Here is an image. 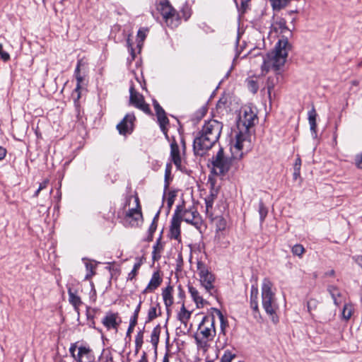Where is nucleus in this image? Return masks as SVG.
Wrapping results in <instances>:
<instances>
[{"instance_id": "1", "label": "nucleus", "mask_w": 362, "mask_h": 362, "mask_svg": "<svg viewBox=\"0 0 362 362\" xmlns=\"http://www.w3.org/2000/svg\"><path fill=\"white\" fill-rule=\"evenodd\" d=\"M274 31L280 30L282 35L274 47V51L262 56V64L261 66L262 74L265 75L271 69L278 71L284 65L288 57V50L292 45L288 42V39L293 36L292 31L288 28L286 21L283 18H278L273 24Z\"/></svg>"}, {"instance_id": "2", "label": "nucleus", "mask_w": 362, "mask_h": 362, "mask_svg": "<svg viewBox=\"0 0 362 362\" xmlns=\"http://www.w3.org/2000/svg\"><path fill=\"white\" fill-rule=\"evenodd\" d=\"M223 124L216 119L205 122L202 129L194 139L193 151L196 156H203L218 141Z\"/></svg>"}, {"instance_id": "3", "label": "nucleus", "mask_w": 362, "mask_h": 362, "mask_svg": "<svg viewBox=\"0 0 362 362\" xmlns=\"http://www.w3.org/2000/svg\"><path fill=\"white\" fill-rule=\"evenodd\" d=\"M258 122L257 112L255 107L252 106H245L242 109V115L240 116L238 127L240 129V124L244 127V131L240 130L235 135V143L234 148L238 151L250 148V135L249 129Z\"/></svg>"}, {"instance_id": "4", "label": "nucleus", "mask_w": 362, "mask_h": 362, "mask_svg": "<svg viewBox=\"0 0 362 362\" xmlns=\"http://www.w3.org/2000/svg\"><path fill=\"white\" fill-rule=\"evenodd\" d=\"M216 333L214 315L204 316L198 325L197 332L194 336L197 349L206 351L209 347V341L214 339Z\"/></svg>"}, {"instance_id": "5", "label": "nucleus", "mask_w": 362, "mask_h": 362, "mask_svg": "<svg viewBox=\"0 0 362 362\" xmlns=\"http://www.w3.org/2000/svg\"><path fill=\"white\" fill-rule=\"evenodd\" d=\"M272 283L264 279L262 286V303L267 315L272 317L273 322L276 323L279 318L276 315L278 305L276 303L275 294L272 291Z\"/></svg>"}, {"instance_id": "6", "label": "nucleus", "mask_w": 362, "mask_h": 362, "mask_svg": "<svg viewBox=\"0 0 362 362\" xmlns=\"http://www.w3.org/2000/svg\"><path fill=\"white\" fill-rule=\"evenodd\" d=\"M156 7L168 26L176 27L179 25L180 16L168 0L160 1Z\"/></svg>"}, {"instance_id": "7", "label": "nucleus", "mask_w": 362, "mask_h": 362, "mask_svg": "<svg viewBox=\"0 0 362 362\" xmlns=\"http://www.w3.org/2000/svg\"><path fill=\"white\" fill-rule=\"evenodd\" d=\"M197 268L202 286L210 295L213 296L216 292L214 285L215 281L214 275L209 270L206 264L202 261H197Z\"/></svg>"}, {"instance_id": "8", "label": "nucleus", "mask_w": 362, "mask_h": 362, "mask_svg": "<svg viewBox=\"0 0 362 362\" xmlns=\"http://www.w3.org/2000/svg\"><path fill=\"white\" fill-rule=\"evenodd\" d=\"M211 163L213 165L212 172L215 175H224L230 168L232 159L225 156L223 148L221 147L216 155L212 157Z\"/></svg>"}, {"instance_id": "9", "label": "nucleus", "mask_w": 362, "mask_h": 362, "mask_svg": "<svg viewBox=\"0 0 362 362\" xmlns=\"http://www.w3.org/2000/svg\"><path fill=\"white\" fill-rule=\"evenodd\" d=\"M182 205L184 206V203ZM180 216L182 217V221L192 225L197 230H201L203 221L194 206H192L188 209L183 208V211L180 214Z\"/></svg>"}, {"instance_id": "10", "label": "nucleus", "mask_w": 362, "mask_h": 362, "mask_svg": "<svg viewBox=\"0 0 362 362\" xmlns=\"http://www.w3.org/2000/svg\"><path fill=\"white\" fill-rule=\"evenodd\" d=\"M129 93V105L143 111L146 115H152L149 105L145 102L143 95L135 90L134 86H131Z\"/></svg>"}, {"instance_id": "11", "label": "nucleus", "mask_w": 362, "mask_h": 362, "mask_svg": "<svg viewBox=\"0 0 362 362\" xmlns=\"http://www.w3.org/2000/svg\"><path fill=\"white\" fill-rule=\"evenodd\" d=\"M182 211H183L182 205H177L176 206L175 213H174L172 220H171L170 232H169V237L171 239H175L178 241H180V233H181L180 223L182 221V217L180 216V214L182 212Z\"/></svg>"}, {"instance_id": "12", "label": "nucleus", "mask_w": 362, "mask_h": 362, "mask_svg": "<svg viewBox=\"0 0 362 362\" xmlns=\"http://www.w3.org/2000/svg\"><path fill=\"white\" fill-rule=\"evenodd\" d=\"M135 120L136 117L134 113L127 114L122 120L117 125V129L119 134L124 136L131 134L134 131V122Z\"/></svg>"}, {"instance_id": "13", "label": "nucleus", "mask_w": 362, "mask_h": 362, "mask_svg": "<svg viewBox=\"0 0 362 362\" xmlns=\"http://www.w3.org/2000/svg\"><path fill=\"white\" fill-rule=\"evenodd\" d=\"M75 361L76 362H95V358L93 350L88 346H81L78 348Z\"/></svg>"}, {"instance_id": "14", "label": "nucleus", "mask_w": 362, "mask_h": 362, "mask_svg": "<svg viewBox=\"0 0 362 362\" xmlns=\"http://www.w3.org/2000/svg\"><path fill=\"white\" fill-rule=\"evenodd\" d=\"M163 278L159 271L154 272L147 286L142 291L143 294L153 292L162 284Z\"/></svg>"}, {"instance_id": "15", "label": "nucleus", "mask_w": 362, "mask_h": 362, "mask_svg": "<svg viewBox=\"0 0 362 362\" xmlns=\"http://www.w3.org/2000/svg\"><path fill=\"white\" fill-rule=\"evenodd\" d=\"M170 157L177 170H182V160L180 149L175 139L173 137L170 144Z\"/></svg>"}, {"instance_id": "16", "label": "nucleus", "mask_w": 362, "mask_h": 362, "mask_svg": "<svg viewBox=\"0 0 362 362\" xmlns=\"http://www.w3.org/2000/svg\"><path fill=\"white\" fill-rule=\"evenodd\" d=\"M173 286L169 284L162 290V296L163 299L164 304L166 307L168 314L169 315L170 309L169 308L173 304Z\"/></svg>"}, {"instance_id": "17", "label": "nucleus", "mask_w": 362, "mask_h": 362, "mask_svg": "<svg viewBox=\"0 0 362 362\" xmlns=\"http://www.w3.org/2000/svg\"><path fill=\"white\" fill-rule=\"evenodd\" d=\"M118 317L117 313H107L102 320L103 325L107 329H117L119 323L117 322V318Z\"/></svg>"}, {"instance_id": "18", "label": "nucleus", "mask_w": 362, "mask_h": 362, "mask_svg": "<svg viewBox=\"0 0 362 362\" xmlns=\"http://www.w3.org/2000/svg\"><path fill=\"white\" fill-rule=\"evenodd\" d=\"M153 105L156 112V115L159 123H169V119L166 116V113L163 108L160 105L158 102L156 100H153Z\"/></svg>"}, {"instance_id": "19", "label": "nucleus", "mask_w": 362, "mask_h": 362, "mask_svg": "<svg viewBox=\"0 0 362 362\" xmlns=\"http://www.w3.org/2000/svg\"><path fill=\"white\" fill-rule=\"evenodd\" d=\"M189 293H190L194 302L196 303L197 308H203L207 302L199 296V291L192 286L188 285Z\"/></svg>"}, {"instance_id": "20", "label": "nucleus", "mask_w": 362, "mask_h": 362, "mask_svg": "<svg viewBox=\"0 0 362 362\" xmlns=\"http://www.w3.org/2000/svg\"><path fill=\"white\" fill-rule=\"evenodd\" d=\"M133 216H136V217L134 218V223H132V226H137L139 225V220L143 219L141 208L139 203L136 208L129 209L126 214V218L133 217Z\"/></svg>"}, {"instance_id": "21", "label": "nucleus", "mask_w": 362, "mask_h": 362, "mask_svg": "<svg viewBox=\"0 0 362 362\" xmlns=\"http://www.w3.org/2000/svg\"><path fill=\"white\" fill-rule=\"evenodd\" d=\"M161 315L160 305L158 302L152 304L148 311V316L146 322H149L153 320L158 316Z\"/></svg>"}, {"instance_id": "22", "label": "nucleus", "mask_w": 362, "mask_h": 362, "mask_svg": "<svg viewBox=\"0 0 362 362\" xmlns=\"http://www.w3.org/2000/svg\"><path fill=\"white\" fill-rule=\"evenodd\" d=\"M218 195V189H214V185H211V189L210 190V194L205 198V204L206 210H209L213 207V204L214 200L216 199Z\"/></svg>"}, {"instance_id": "23", "label": "nucleus", "mask_w": 362, "mask_h": 362, "mask_svg": "<svg viewBox=\"0 0 362 362\" xmlns=\"http://www.w3.org/2000/svg\"><path fill=\"white\" fill-rule=\"evenodd\" d=\"M191 317V312L187 310L185 306L184 303H182L180 311L177 314V319L185 325V326H187V322Z\"/></svg>"}, {"instance_id": "24", "label": "nucleus", "mask_w": 362, "mask_h": 362, "mask_svg": "<svg viewBox=\"0 0 362 362\" xmlns=\"http://www.w3.org/2000/svg\"><path fill=\"white\" fill-rule=\"evenodd\" d=\"M68 295L69 303L74 307L75 309H78V307L82 305L81 298L72 291L71 288H68Z\"/></svg>"}, {"instance_id": "25", "label": "nucleus", "mask_w": 362, "mask_h": 362, "mask_svg": "<svg viewBox=\"0 0 362 362\" xmlns=\"http://www.w3.org/2000/svg\"><path fill=\"white\" fill-rule=\"evenodd\" d=\"M327 290L333 299L334 303L339 306L340 303L338 301V298L341 297V292L339 288L334 285H329Z\"/></svg>"}, {"instance_id": "26", "label": "nucleus", "mask_w": 362, "mask_h": 362, "mask_svg": "<svg viewBox=\"0 0 362 362\" xmlns=\"http://www.w3.org/2000/svg\"><path fill=\"white\" fill-rule=\"evenodd\" d=\"M148 32L147 28H141L137 33V47L141 49L143 46L144 41L146 37V34Z\"/></svg>"}, {"instance_id": "27", "label": "nucleus", "mask_w": 362, "mask_h": 362, "mask_svg": "<svg viewBox=\"0 0 362 362\" xmlns=\"http://www.w3.org/2000/svg\"><path fill=\"white\" fill-rule=\"evenodd\" d=\"M160 334V325H158L156 326L151 335V342L153 344V346L156 348L159 341V337Z\"/></svg>"}, {"instance_id": "28", "label": "nucleus", "mask_w": 362, "mask_h": 362, "mask_svg": "<svg viewBox=\"0 0 362 362\" xmlns=\"http://www.w3.org/2000/svg\"><path fill=\"white\" fill-rule=\"evenodd\" d=\"M171 169H172L171 164L168 163L166 165L165 170L164 193H165L166 191L168 189L169 185H170V180H172V177L170 176L171 175Z\"/></svg>"}, {"instance_id": "29", "label": "nucleus", "mask_w": 362, "mask_h": 362, "mask_svg": "<svg viewBox=\"0 0 362 362\" xmlns=\"http://www.w3.org/2000/svg\"><path fill=\"white\" fill-rule=\"evenodd\" d=\"M258 212L259 214L260 223H262L268 214V209L264 205V202L260 200L258 206Z\"/></svg>"}, {"instance_id": "30", "label": "nucleus", "mask_w": 362, "mask_h": 362, "mask_svg": "<svg viewBox=\"0 0 362 362\" xmlns=\"http://www.w3.org/2000/svg\"><path fill=\"white\" fill-rule=\"evenodd\" d=\"M144 343V330H140L135 338V354H137Z\"/></svg>"}, {"instance_id": "31", "label": "nucleus", "mask_w": 362, "mask_h": 362, "mask_svg": "<svg viewBox=\"0 0 362 362\" xmlns=\"http://www.w3.org/2000/svg\"><path fill=\"white\" fill-rule=\"evenodd\" d=\"M277 81H278V78H274V77H268V78L267 80L266 87L267 89V93H268V95H269V98L270 100H271L272 90L275 87V85L277 83Z\"/></svg>"}, {"instance_id": "32", "label": "nucleus", "mask_w": 362, "mask_h": 362, "mask_svg": "<svg viewBox=\"0 0 362 362\" xmlns=\"http://www.w3.org/2000/svg\"><path fill=\"white\" fill-rule=\"evenodd\" d=\"M274 10H281L285 7L291 0H270Z\"/></svg>"}, {"instance_id": "33", "label": "nucleus", "mask_w": 362, "mask_h": 362, "mask_svg": "<svg viewBox=\"0 0 362 362\" xmlns=\"http://www.w3.org/2000/svg\"><path fill=\"white\" fill-rule=\"evenodd\" d=\"M353 313V307L351 304H345L342 310V317L344 320H349Z\"/></svg>"}, {"instance_id": "34", "label": "nucleus", "mask_w": 362, "mask_h": 362, "mask_svg": "<svg viewBox=\"0 0 362 362\" xmlns=\"http://www.w3.org/2000/svg\"><path fill=\"white\" fill-rule=\"evenodd\" d=\"M305 250L304 247L300 244H296L291 248V252L293 255L301 257L305 253Z\"/></svg>"}, {"instance_id": "35", "label": "nucleus", "mask_w": 362, "mask_h": 362, "mask_svg": "<svg viewBox=\"0 0 362 362\" xmlns=\"http://www.w3.org/2000/svg\"><path fill=\"white\" fill-rule=\"evenodd\" d=\"M83 65V62L82 59H78L77 62V65L74 71V76L76 77V81L78 83H82L83 81V77L81 75V66Z\"/></svg>"}, {"instance_id": "36", "label": "nucleus", "mask_w": 362, "mask_h": 362, "mask_svg": "<svg viewBox=\"0 0 362 362\" xmlns=\"http://www.w3.org/2000/svg\"><path fill=\"white\" fill-rule=\"evenodd\" d=\"M142 262L141 261L134 264L132 270L129 273L127 276L128 281H132L138 274V271L141 266Z\"/></svg>"}, {"instance_id": "37", "label": "nucleus", "mask_w": 362, "mask_h": 362, "mask_svg": "<svg viewBox=\"0 0 362 362\" xmlns=\"http://www.w3.org/2000/svg\"><path fill=\"white\" fill-rule=\"evenodd\" d=\"M212 310L218 315V317L220 320V322H221V329L222 331H223L227 325V320L225 319L223 313H221V311L220 310H218L217 308H212Z\"/></svg>"}, {"instance_id": "38", "label": "nucleus", "mask_w": 362, "mask_h": 362, "mask_svg": "<svg viewBox=\"0 0 362 362\" xmlns=\"http://www.w3.org/2000/svg\"><path fill=\"white\" fill-rule=\"evenodd\" d=\"M160 214V211H158L155 215L151 224L149 226L148 233L153 234L157 228L158 220Z\"/></svg>"}, {"instance_id": "39", "label": "nucleus", "mask_w": 362, "mask_h": 362, "mask_svg": "<svg viewBox=\"0 0 362 362\" xmlns=\"http://www.w3.org/2000/svg\"><path fill=\"white\" fill-rule=\"evenodd\" d=\"M137 320L134 318H130L129 325L127 331L126 339L129 338V340H131V334L133 332L135 326L137 325Z\"/></svg>"}, {"instance_id": "40", "label": "nucleus", "mask_w": 362, "mask_h": 362, "mask_svg": "<svg viewBox=\"0 0 362 362\" xmlns=\"http://www.w3.org/2000/svg\"><path fill=\"white\" fill-rule=\"evenodd\" d=\"M235 357L236 355L235 354H232L230 351L226 350L222 356L220 362H231Z\"/></svg>"}, {"instance_id": "41", "label": "nucleus", "mask_w": 362, "mask_h": 362, "mask_svg": "<svg viewBox=\"0 0 362 362\" xmlns=\"http://www.w3.org/2000/svg\"><path fill=\"white\" fill-rule=\"evenodd\" d=\"M247 87L250 92L256 93L258 90L259 86L257 81L254 80H250L247 83Z\"/></svg>"}, {"instance_id": "42", "label": "nucleus", "mask_w": 362, "mask_h": 362, "mask_svg": "<svg viewBox=\"0 0 362 362\" xmlns=\"http://www.w3.org/2000/svg\"><path fill=\"white\" fill-rule=\"evenodd\" d=\"M86 267L88 271H89V273H88L86 276V279H88L91 278L93 276L95 275V266L90 263V262H86Z\"/></svg>"}, {"instance_id": "43", "label": "nucleus", "mask_w": 362, "mask_h": 362, "mask_svg": "<svg viewBox=\"0 0 362 362\" xmlns=\"http://www.w3.org/2000/svg\"><path fill=\"white\" fill-rule=\"evenodd\" d=\"M250 308L253 310L255 317H257V315H259V310L258 306V300H250Z\"/></svg>"}, {"instance_id": "44", "label": "nucleus", "mask_w": 362, "mask_h": 362, "mask_svg": "<svg viewBox=\"0 0 362 362\" xmlns=\"http://www.w3.org/2000/svg\"><path fill=\"white\" fill-rule=\"evenodd\" d=\"M258 300V288L256 286L252 285L250 290V300Z\"/></svg>"}, {"instance_id": "45", "label": "nucleus", "mask_w": 362, "mask_h": 362, "mask_svg": "<svg viewBox=\"0 0 362 362\" xmlns=\"http://www.w3.org/2000/svg\"><path fill=\"white\" fill-rule=\"evenodd\" d=\"M181 13L182 17L184 18L185 21H187L191 16V11L187 5L182 7Z\"/></svg>"}, {"instance_id": "46", "label": "nucleus", "mask_w": 362, "mask_h": 362, "mask_svg": "<svg viewBox=\"0 0 362 362\" xmlns=\"http://www.w3.org/2000/svg\"><path fill=\"white\" fill-rule=\"evenodd\" d=\"M317 114L314 107L308 112V121L310 123L316 122Z\"/></svg>"}, {"instance_id": "47", "label": "nucleus", "mask_w": 362, "mask_h": 362, "mask_svg": "<svg viewBox=\"0 0 362 362\" xmlns=\"http://www.w3.org/2000/svg\"><path fill=\"white\" fill-rule=\"evenodd\" d=\"M176 197L175 192L170 191L168 192L167 204L169 209H170L175 202V198Z\"/></svg>"}, {"instance_id": "48", "label": "nucleus", "mask_w": 362, "mask_h": 362, "mask_svg": "<svg viewBox=\"0 0 362 362\" xmlns=\"http://www.w3.org/2000/svg\"><path fill=\"white\" fill-rule=\"evenodd\" d=\"M227 102H228L227 97L225 95L221 96L216 103V109L218 110V109L223 108L225 107V105H226Z\"/></svg>"}, {"instance_id": "49", "label": "nucleus", "mask_w": 362, "mask_h": 362, "mask_svg": "<svg viewBox=\"0 0 362 362\" xmlns=\"http://www.w3.org/2000/svg\"><path fill=\"white\" fill-rule=\"evenodd\" d=\"M0 57L4 62H8L10 59L9 54L3 50V45L1 43H0Z\"/></svg>"}, {"instance_id": "50", "label": "nucleus", "mask_w": 362, "mask_h": 362, "mask_svg": "<svg viewBox=\"0 0 362 362\" xmlns=\"http://www.w3.org/2000/svg\"><path fill=\"white\" fill-rule=\"evenodd\" d=\"M168 124H169V123H159V126H160L161 132L163 133L165 139L168 141H170V137L168 134V128H167V126Z\"/></svg>"}, {"instance_id": "51", "label": "nucleus", "mask_w": 362, "mask_h": 362, "mask_svg": "<svg viewBox=\"0 0 362 362\" xmlns=\"http://www.w3.org/2000/svg\"><path fill=\"white\" fill-rule=\"evenodd\" d=\"M142 303H143V300L140 298V300L139 301V303H138L137 306L136 307V309L134 310V314L131 317L132 318H134V319L138 320L139 314V312L141 310Z\"/></svg>"}, {"instance_id": "52", "label": "nucleus", "mask_w": 362, "mask_h": 362, "mask_svg": "<svg viewBox=\"0 0 362 362\" xmlns=\"http://www.w3.org/2000/svg\"><path fill=\"white\" fill-rule=\"evenodd\" d=\"M354 160L357 168L362 169V152L356 155Z\"/></svg>"}, {"instance_id": "53", "label": "nucleus", "mask_w": 362, "mask_h": 362, "mask_svg": "<svg viewBox=\"0 0 362 362\" xmlns=\"http://www.w3.org/2000/svg\"><path fill=\"white\" fill-rule=\"evenodd\" d=\"M76 349H77L76 343L71 344V346L69 348V353H70L71 356L74 358V360L76 359V354H76Z\"/></svg>"}, {"instance_id": "54", "label": "nucleus", "mask_w": 362, "mask_h": 362, "mask_svg": "<svg viewBox=\"0 0 362 362\" xmlns=\"http://www.w3.org/2000/svg\"><path fill=\"white\" fill-rule=\"evenodd\" d=\"M249 2L250 1H246V0L240 1V10H241V12L243 13H244L247 10V8H249Z\"/></svg>"}, {"instance_id": "55", "label": "nucleus", "mask_w": 362, "mask_h": 362, "mask_svg": "<svg viewBox=\"0 0 362 362\" xmlns=\"http://www.w3.org/2000/svg\"><path fill=\"white\" fill-rule=\"evenodd\" d=\"M87 318L89 320V327L93 329H96L95 326V321H94V316L91 315L90 312L88 311L87 313Z\"/></svg>"}, {"instance_id": "56", "label": "nucleus", "mask_w": 362, "mask_h": 362, "mask_svg": "<svg viewBox=\"0 0 362 362\" xmlns=\"http://www.w3.org/2000/svg\"><path fill=\"white\" fill-rule=\"evenodd\" d=\"M207 110H208L207 107L205 106H203L197 112V115H199L202 118L206 115V113L207 112Z\"/></svg>"}, {"instance_id": "57", "label": "nucleus", "mask_w": 362, "mask_h": 362, "mask_svg": "<svg viewBox=\"0 0 362 362\" xmlns=\"http://www.w3.org/2000/svg\"><path fill=\"white\" fill-rule=\"evenodd\" d=\"M160 253L161 252H158L157 251L152 252V259H153V262H157L160 259V257H161Z\"/></svg>"}, {"instance_id": "58", "label": "nucleus", "mask_w": 362, "mask_h": 362, "mask_svg": "<svg viewBox=\"0 0 362 362\" xmlns=\"http://www.w3.org/2000/svg\"><path fill=\"white\" fill-rule=\"evenodd\" d=\"M49 184V180L46 179L43 180L41 183H40L39 187H38V192L42 191V189H45Z\"/></svg>"}, {"instance_id": "59", "label": "nucleus", "mask_w": 362, "mask_h": 362, "mask_svg": "<svg viewBox=\"0 0 362 362\" xmlns=\"http://www.w3.org/2000/svg\"><path fill=\"white\" fill-rule=\"evenodd\" d=\"M178 296L180 298L183 299L185 297V292L181 285L177 286Z\"/></svg>"}, {"instance_id": "60", "label": "nucleus", "mask_w": 362, "mask_h": 362, "mask_svg": "<svg viewBox=\"0 0 362 362\" xmlns=\"http://www.w3.org/2000/svg\"><path fill=\"white\" fill-rule=\"evenodd\" d=\"M315 300L311 299L310 300L308 301V303H307V307H308V310L309 313H310L311 310L313 309V307H315Z\"/></svg>"}, {"instance_id": "61", "label": "nucleus", "mask_w": 362, "mask_h": 362, "mask_svg": "<svg viewBox=\"0 0 362 362\" xmlns=\"http://www.w3.org/2000/svg\"><path fill=\"white\" fill-rule=\"evenodd\" d=\"M81 83H78V81H77V83H76V87L74 90V91L76 93H77V100H78L80 98H81Z\"/></svg>"}, {"instance_id": "62", "label": "nucleus", "mask_w": 362, "mask_h": 362, "mask_svg": "<svg viewBox=\"0 0 362 362\" xmlns=\"http://www.w3.org/2000/svg\"><path fill=\"white\" fill-rule=\"evenodd\" d=\"M300 167H301V159H300V156L298 155L297 158L295 160L294 165H293V168H300Z\"/></svg>"}, {"instance_id": "63", "label": "nucleus", "mask_w": 362, "mask_h": 362, "mask_svg": "<svg viewBox=\"0 0 362 362\" xmlns=\"http://www.w3.org/2000/svg\"><path fill=\"white\" fill-rule=\"evenodd\" d=\"M300 175V168H293V179L297 180Z\"/></svg>"}, {"instance_id": "64", "label": "nucleus", "mask_w": 362, "mask_h": 362, "mask_svg": "<svg viewBox=\"0 0 362 362\" xmlns=\"http://www.w3.org/2000/svg\"><path fill=\"white\" fill-rule=\"evenodd\" d=\"M354 259L356 262L362 268V255H358Z\"/></svg>"}]
</instances>
